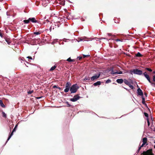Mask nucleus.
<instances>
[{"mask_svg":"<svg viewBox=\"0 0 155 155\" xmlns=\"http://www.w3.org/2000/svg\"><path fill=\"white\" fill-rule=\"evenodd\" d=\"M78 88L79 87L77 84H74L71 86L70 91L71 93H75L77 91Z\"/></svg>","mask_w":155,"mask_h":155,"instance_id":"1","label":"nucleus"},{"mask_svg":"<svg viewBox=\"0 0 155 155\" xmlns=\"http://www.w3.org/2000/svg\"><path fill=\"white\" fill-rule=\"evenodd\" d=\"M142 154L143 155H154V153L152 152V149H149L146 151H143Z\"/></svg>","mask_w":155,"mask_h":155,"instance_id":"2","label":"nucleus"},{"mask_svg":"<svg viewBox=\"0 0 155 155\" xmlns=\"http://www.w3.org/2000/svg\"><path fill=\"white\" fill-rule=\"evenodd\" d=\"M71 85V84L69 82H68L66 83L65 86V89L64 90V92H65L66 93L69 91L70 89Z\"/></svg>","mask_w":155,"mask_h":155,"instance_id":"3","label":"nucleus"},{"mask_svg":"<svg viewBox=\"0 0 155 155\" xmlns=\"http://www.w3.org/2000/svg\"><path fill=\"white\" fill-rule=\"evenodd\" d=\"M131 74H132V73L138 75H141L142 74V71L136 69H134V70L131 71Z\"/></svg>","mask_w":155,"mask_h":155,"instance_id":"4","label":"nucleus"},{"mask_svg":"<svg viewBox=\"0 0 155 155\" xmlns=\"http://www.w3.org/2000/svg\"><path fill=\"white\" fill-rule=\"evenodd\" d=\"M80 97L79 96V94H76L74 96L73 98L70 99V100L72 102H75L79 99Z\"/></svg>","mask_w":155,"mask_h":155,"instance_id":"5","label":"nucleus"},{"mask_svg":"<svg viewBox=\"0 0 155 155\" xmlns=\"http://www.w3.org/2000/svg\"><path fill=\"white\" fill-rule=\"evenodd\" d=\"M17 126L18 125L17 124H16L12 130V132L11 133V134L9 135L8 137L7 140V141L10 139L11 137L13 135V133L15 131L16 128H17Z\"/></svg>","mask_w":155,"mask_h":155,"instance_id":"6","label":"nucleus"},{"mask_svg":"<svg viewBox=\"0 0 155 155\" xmlns=\"http://www.w3.org/2000/svg\"><path fill=\"white\" fill-rule=\"evenodd\" d=\"M100 75V74H95L91 77V80L92 81H94V80L98 79Z\"/></svg>","mask_w":155,"mask_h":155,"instance_id":"7","label":"nucleus"},{"mask_svg":"<svg viewBox=\"0 0 155 155\" xmlns=\"http://www.w3.org/2000/svg\"><path fill=\"white\" fill-rule=\"evenodd\" d=\"M143 75L147 79V80H148L149 82L152 84V82L151 81L149 75L147 74L146 72H145V73H143Z\"/></svg>","mask_w":155,"mask_h":155,"instance_id":"8","label":"nucleus"},{"mask_svg":"<svg viewBox=\"0 0 155 155\" xmlns=\"http://www.w3.org/2000/svg\"><path fill=\"white\" fill-rule=\"evenodd\" d=\"M137 93L139 96H143V94L142 90L140 88L137 90Z\"/></svg>","mask_w":155,"mask_h":155,"instance_id":"9","label":"nucleus"},{"mask_svg":"<svg viewBox=\"0 0 155 155\" xmlns=\"http://www.w3.org/2000/svg\"><path fill=\"white\" fill-rule=\"evenodd\" d=\"M40 38L37 39H31V42L32 43L31 45H35L36 44V41H38V40H40Z\"/></svg>","mask_w":155,"mask_h":155,"instance_id":"10","label":"nucleus"},{"mask_svg":"<svg viewBox=\"0 0 155 155\" xmlns=\"http://www.w3.org/2000/svg\"><path fill=\"white\" fill-rule=\"evenodd\" d=\"M4 39H5L7 43L8 44L10 45L12 42L10 38H8L5 37H4Z\"/></svg>","mask_w":155,"mask_h":155,"instance_id":"11","label":"nucleus"},{"mask_svg":"<svg viewBox=\"0 0 155 155\" xmlns=\"http://www.w3.org/2000/svg\"><path fill=\"white\" fill-rule=\"evenodd\" d=\"M30 21H31L33 23H37L38 21L36 20L35 18H29Z\"/></svg>","mask_w":155,"mask_h":155,"instance_id":"12","label":"nucleus"},{"mask_svg":"<svg viewBox=\"0 0 155 155\" xmlns=\"http://www.w3.org/2000/svg\"><path fill=\"white\" fill-rule=\"evenodd\" d=\"M124 80L122 79H118L117 80L116 82L119 84H122L124 82Z\"/></svg>","mask_w":155,"mask_h":155,"instance_id":"13","label":"nucleus"},{"mask_svg":"<svg viewBox=\"0 0 155 155\" xmlns=\"http://www.w3.org/2000/svg\"><path fill=\"white\" fill-rule=\"evenodd\" d=\"M147 138L146 137H144L142 139V142L143 143H144L146 144V145H148L147 143Z\"/></svg>","mask_w":155,"mask_h":155,"instance_id":"14","label":"nucleus"},{"mask_svg":"<svg viewBox=\"0 0 155 155\" xmlns=\"http://www.w3.org/2000/svg\"><path fill=\"white\" fill-rule=\"evenodd\" d=\"M101 82L100 81H97V82L94 83L93 85L94 86H96L97 85H100L101 84Z\"/></svg>","mask_w":155,"mask_h":155,"instance_id":"15","label":"nucleus"},{"mask_svg":"<svg viewBox=\"0 0 155 155\" xmlns=\"http://www.w3.org/2000/svg\"><path fill=\"white\" fill-rule=\"evenodd\" d=\"M124 82L125 84L127 85H130V82H129L126 79H124Z\"/></svg>","mask_w":155,"mask_h":155,"instance_id":"16","label":"nucleus"},{"mask_svg":"<svg viewBox=\"0 0 155 155\" xmlns=\"http://www.w3.org/2000/svg\"><path fill=\"white\" fill-rule=\"evenodd\" d=\"M136 56L137 57H142L143 56V55H142L139 52H138L137 54H136Z\"/></svg>","mask_w":155,"mask_h":155,"instance_id":"17","label":"nucleus"},{"mask_svg":"<svg viewBox=\"0 0 155 155\" xmlns=\"http://www.w3.org/2000/svg\"><path fill=\"white\" fill-rule=\"evenodd\" d=\"M0 105L2 107H5V105L3 103L2 101L1 100H0Z\"/></svg>","mask_w":155,"mask_h":155,"instance_id":"18","label":"nucleus"},{"mask_svg":"<svg viewBox=\"0 0 155 155\" xmlns=\"http://www.w3.org/2000/svg\"><path fill=\"white\" fill-rule=\"evenodd\" d=\"M57 66L55 64L54 66L52 67L50 70V71H52L54 70L56 68Z\"/></svg>","mask_w":155,"mask_h":155,"instance_id":"19","label":"nucleus"},{"mask_svg":"<svg viewBox=\"0 0 155 155\" xmlns=\"http://www.w3.org/2000/svg\"><path fill=\"white\" fill-rule=\"evenodd\" d=\"M67 61L69 62H73L75 60L74 59H71V58H69L67 60Z\"/></svg>","mask_w":155,"mask_h":155,"instance_id":"20","label":"nucleus"},{"mask_svg":"<svg viewBox=\"0 0 155 155\" xmlns=\"http://www.w3.org/2000/svg\"><path fill=\"white\" fill-rule=\"evenodd\" d=\"M25 24H28L30 21V20L29 19L28 20H25L23 21Z\"/></svg>","mask_w":155,"mask_h":155,"instance_id":"21","label":"nucleus"},{"mask_svg":"<svg viewBox=\"0 0 155 155\" xmlns=\"http://www.w3.org/2000/svg\"><path fill=\"white\" fill-rule=\"evenodd\" d=\"M41 33V32L40 31H39L38 32H33V34L34 35H39Z\"/></svg>","mask_w":155,"mask_h":155,"instance_id":"22","label":"nucleus"},{"mask_svg":"<svg viewBox=\"0 0 155 155\" xmlns=\"http://www.w3.org/2000/svg\"><path fill=\"white\" fill-rule=\"evenodd\" d=\"M142 103L143 104H145V98L143 96H142Z\"/></svg>","mask_w":155,"mask_h":155,"instance_id":"23","label":"nucleus"},{"mask_svg":"<svg viewBox=\"0 0 155 155\" xmlns=\"http://www.w3.org/2000/svg\"><path fill=\"white\" fill-rule=\"evenodd\" d=\"M2 31L0 30V36L1 38H3L4 37L3 34L2 33Z\"/></svg>","mask_w":155,"mask_h":155,"instance_id":"24","label":"nucleus"},{"mask_svg":"<svg viewBox=\"0 0 155 155\" xmlns=\"http://www.w3.org/2000/svg\"><path fill=\"white\" fill-rule=\"evenodd\" d=\"M2 116L3 117H5V118H6V115L5 113L3 111L2 112Z\"/></svg>","mask_w":155,"mask_h":155,"instance_id":"25","label":"nucleus"},{"mask_svg":"<svg viewBox=\"0 0 155 155\" xmlns=\"http://www.w3.org/2000/svg\"><path fill=\"white\" fill-rule=\"evenodd\" d=\"M116 74H122V72L121 71H120L118 72H117V71L116 72Z\"/></svg>","mask_w":155,"mask_h":155,"instance_id":"26","label":"nucleus"},{"mask_svg":"<svg viewBox=\"0 0 155 155\" xmlns=\"http://www.w3.org/2000/svg\"><path fill=\"white\" fill-rule=\"evenodd\" d=\"M90 56V55L89 54H88V55H84V54H83V57L84 58H85V57H89Z\"/></svg>","mask_w":155,"mask_h":155,"instance_id":"27","label":"nucleus"},{"mask_svg":"<svg viewBox=\"0 0 155 155\" xmlns=\"http://www.w3.org/2000/svg\"><path fill=\"white\" fill-rule=\"evenodd\" d=\"M130 88H131L132 89H134V87L132 85H131L130 84V85H128Z\"/></svg>","mask_w":155,"mask_h":155,"instance_id":"28","label":"nucleus"},{"mask_svg":"<svg viewBox=\"0 0 155 155\" xmlns=\"http://www.w3.org/2000/svg\"><path fill=\"white\" fill-rule=\"evenodd\" d=\"M144 115H145V116L147 117V118H148V114L147 113H145V112H144Z\"/></svg>","mask_w":155,"mask_h":155,"instance_id":"29","label":"nucleus"},{"mask_svg":"<svg viewBox=\"0 0 155 155\" xmlns=\"http://www.w3.org/2000/svg\"><path fill=\"white\" fill-rule=\"evenodd\" d=\"M85 39V38L84 37H81L79 38V39L80 41H84V39Z\"/></svg>","mask_w":155,"mask_h":155,"instance_id":"30","label":"nucleus"},{"mask_svg":"<svg viewBox=\"0 0 155 155\" xmlns=\"http://www.w3.org/2000/svg\"><path fill=\"white\" fill-rule=\"evenodd\" d=\"M66 103L67 106H68V107H71V106H72V105H71L68 102H66Z\"/></svg>","mask_w":155,"mask_h":155,"instance_id":"31","label":"nucleus"},{"mask_svg":"<svg viewBox=\"0 0 155 155\" xmlns=\"http://www.w3.org/2000/svg\"><path fill=\"white\" fill-rule=\"evenodd\" d=\"M146 69L147 70L149 71L150 72H151L152 71V70L150 68H146Z\"/></svg>","mask_w":155,"mask_h":155,"instance_id":"32","label":"nucleus"},{"mask_svg":"<svg viewBox=\"0 0 155 155\" xmlns=\"http://www.w3.org/2000/svg\"><path fill=\"white\" fill-rule=\"evenodd\" d=\"M90 79V77H85L84 78V80H88L89 81Z\"/></svg>","mask_w":155,"mask_h":155,"instance_id":"33","label":"nucleus"},{"mask_svg":"<svg viewBox=\"0 0 155 155\" xmlns=\"http://www.w3.org/2000/svg\"><path fill=\"white\" fill-rule=\"evenodd\" d=\"M147 122L148 125V126H149L150 124V121H149V118H147Z\"/></svg>","mask_w":155,"mask_h":155,"instance_id":"34","label":"nucleus"},{"mask_svg":"<svg viewBox=\"0 0 155 155\" xmlns=\"http://www.w3.org/2000/svg\"><path fill=\"white\" fill-rule=\"evenodd\" d=\"M111 74H116V72H114V71L113 70H112L111 71Z\"/></svg>","mask_w":155,"mask_h":155,"instance_id":"35","label":"nucleus"},{"mask_svg":"<svg viewBox=\"0 0 155 155\" xmlns=\"http://www.w3.org/2000/svg\"><path fill=\"white\" fill-rule=\"evenodd\" d=\"M33 91H28V94H31L32 93H33Z\"/></svg>","mask_w":155,"mask_h":155,"instance_id":"36","label":"nucleus"},{"mask_svg":"<svg viewBox=\"0 0 155 155\" xmlns=\"http://www.w3.org/2000/svg\"><path fill=\"white\" fill-rule=\"evenodd\" d=\"M115 41H122V39H117L115 40Z\"/></svg>","mask_w":155,"mask_h":155,"instance_id":"37","label":"nucleus"},{"mask_svg":"<svg viewBox=\"0 0 155 155\" xmlns=\"http://www.w3.org/2000/svg\"><path fill=\"white\" fill-rule=\"evenodd\" d=\"M111 81V80H110L108 79L107 80V81L106 82V83H108L110 82Z\"/></svg>","mask_w":155,"mask_h":155,"instance_id":"38","label":"nucleus"},{"mask_svg":"<svg viewBox=\"0 0 155 155\" xmlns=\"http://www.w3.org/2000/svg\"><path fill=\"white\" fill-rule=\"evenodd\" d=\"M144 104L145 105V106H146V107H147V108L148 109V110L150 111V109L148 107L147 105V104L146 103H145V104Z\"/></svg>","mask_w":155,"mask_h":155,"instance_id":"39","label":"nucleus"},{"mask_svg":"<svg viewBox=\"0 0 155 155\" xmlns=\"http://www.w3.org/2000/svg\"><path fill=\"white\" fill-rule=\"evenodd\" d=\"M82 57H78V58L80 61L81 60V59H82Z\"/></svg>","mask_w":155,"mask_h":155,"instance_id":"40","label":"nucleus"},{"mask_svg":"<svg viewBox=\"0 0 155 155\" xmlns=\"http://www.w3.org/2000/svg\"><path fill=\"white\" fill-rule=\"evenodd\" d=\"M145 145H146V143H142V145L141 146V147H144V146Z\"/></svg>","mask_w":155,"mask_h":155,"instance_id":"41","label":"nucleus"},{"mask_svg":"<svg viewBox=\"0 0 155 155\" xmlns=\"http://www.w3.org/2000/svg\"><path fill=\"white\" fill-rule=\"evenodd\" d=\"M53 88H58V86H56V85H54L53 86Z\"/></svg>","mask_w":155,"mask_h":155,"instance_id":"42","label":"nucleus"},{"mask_svg":"<svg viewBox=\"0 0 155 155\" xmlns=\"http://www.w3.org/2000/svg\"><path fill=\"white\" fill-rule=\"evenodd\" d=\"M153 81L155 82V75H154L153 76Z\"/></svg>","mask_w":155,"mask_h":155,"instance_id":"43","label":"nucleus"},{"mask_svg":"<svg viewBox=\"0 0 155 155\" xmlns=\"http://www.w3.org/2000/svg\"><path fill=\"white\" fill-rule=\"evenodd\" d=\"M27 58H28V59H32V58L30 56H28L27 57Z\"/></svg>","mask_w":155,"mask_h":155,"instance_id":"44","label":"nucleus"},{"mask_svg":"<svg viewBox=\"0 0 155 155\" xmlns=\"http://www.w3.org/2000/svg\"><path fill=\"white\" fill-rule=\"evenodd\" d=\"M142 147H141V146H140L139 147L138 149V150H140Z\"/></svg>","mask_w":155,"mask_h":155,"instance_id":"45","label":"nucleus"},{"mask_svg":"<svg viewBox=\"0 0 155 155\" xmlns=\"http://www.w3.org/2000/svg\"><path fill=\"white\" fill-rule=\"evenodd\" d=\"M61 4L62 5H64L65 4H64V2H61Z\"/></svg>","mask_w":155,"mask_h":155,"instance_id":"46","label":"nucleus"},{"mask_svg":"<svg viewBox=\"0 0 155 155\" xmlns=\"http://www.w3.org/2000/svg\"><path fill=\"white\" fill-rule=\"evenodd\" d=\"M108 35L109 36H111L112 35L111 34V33H108Z\"/></svg>","mask_w":155,"mask_h":155,"instance_id":"47","label":"nucleus"},{"mask_svg":"<svg viewBox=\"0 0 155 155\" xmlns=\"http://www.w3.org/2000/svg\"><path fill=\"white\" fill-rule=\"evenodd\" d=\"M152 84H153L154 85V87H155V83H152Z\"/></svg>","mask_w":155,"mask_h":155,"instance_id":"48","label":"nucleus"},{"mask_svg":"<svg viewBox=\"0 0 155 155\" xmlns=\"http://www.w3.org/2000/svg\"><path fill=\"white\" fill-rule=\"evenodd\" d=\"M70 17H69V16H68L67 17V18L68 19H70Z\"/></svg>","mask_w":155,"mask_h":155,"instance_id":"49","label":"nucleus"},{"mask_svg":"<svg viewBox=\"0 0 155 155\" xmlns=\"http://www.w3.org/2000/svg\"><path fill=\"white\" fill-rule=\"evenodd\" d=\"M144 94L145 95L146 97H147V94L146 93H144Z\"/></svg>","mask_w":155,"mask_h":155,"instance_id":"50","label":"nucleus"},{"mask_svg":"<svg viewBox=\"0 0 155 155\" xmlns=\"http://www.w3.org/2000/svg\"><path fill=\"white\" fill-rule=\"evenodd\" d=\"M139 151H140V150H138H138H137V153H138L139 152Z\"/></svg>","mask_w":155,"mask_h":155,"instance_id":"51","label":"nucleus"},{"mask_svg":"<svg viewBox=\"0 0 155 155\" xmlns=\"http://www.w3.org/2000/svg\"><path fill=\"white\" fill-rule=\"evenodd\" d=\"M58 88L59 89H61V88L60 87H58Z\"/></svg>","mask_w":155,"mask_h":155,"instance_id":"52","label":"nucleus"},{"mask_svg":"<svg viewBox=\"0 0 155 155\" xmlns=\"http://www.w3.org/2000/svg\"><path fill=\"white\" fill-rule=\"evenodd\" d=\"M10 130L11 131V127H10Z\"/></svg>","mask_w":155,"mask_h":155,"instance_id":"53","label":"nucleus"},{"mask_svg":"<svg viewBox=\"0 0 155 155\" xmlns=\"http://www.w3.org/2000/svg\"><path fill=\"white\" fill-rule=\"evenodd\" d=\"M153 73L154 74H155V71H154L153 72Z\"/></svg>","mask_w":155,"mask_h":155,"instance_id":"54","label":"nucleus"},{"mask_svg":"<svg viewBox=\"0 0 155 155\" xmlns=\"http://www.w3.org/2000/svg\"><path fill=\"white\" fill-rule=\"evenodd\" d=\"M154 148L155 149V145L154 146Z\"/></svg>","mask_w":155,"mask_h":155,"instance_id":"55","label":"nucleus"},{"mask_svg":"<svg viewBox=\"0 0 155 155\" xmlns=\"http://www.w3.org/2000/svg\"><path fill=\"white\" fill-rule=\"evenodd\" d=\"M154 143H155V141L154 142Z\"/></svg>","mask_w":155,"mask_h":155,"instance_id":"56","label":"nucleus"},{"mask_svg":"<svg viewBox=\"0 0 155 155\" xmlns=\"http://www.w3.org/2000/svg\"><path fill=\"white\" fill-rule=\"evenodd\" d=\"M0 0L1 1V0Z\"/></svg>","mask_w":155,"mask_h":155,"instance_id":"57","label":"nucleus"}]
</instances>
